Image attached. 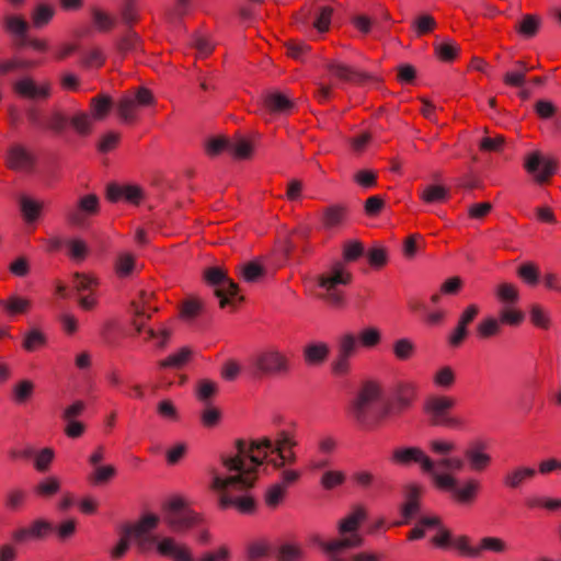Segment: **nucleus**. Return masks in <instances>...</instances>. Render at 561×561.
Here are the masks:
<instances>
[{
	"label": "nucleus",
	"instance_id": "1",
	"mask_svg": "<svg viewBox=\"0 0 561 561\" xmlns=\"http://www.w3.org/2000/svg\"><path fill=\"white\" fill-rule=\"evenodd\" d=\"M267 438L245 442L238 439L236 442V454L222 456V466L229 474L222 477L213 472L210 488L219 493V505L226 510L230 506H237L242 513H252L255 502L250 496L232 497L231 491H247L254 486L256 481V471L264 462L266 448L271 447Z\"/></svg>",
	"mask_w": 561,
	"mask_h": 561
},
{
	"label": "nucleus",
	"instance_id": "2",
	"mask_svg": "<svg viewBox=\"0 0 561 561\" xmlns=\"http://www.w3.org/2000/svg\"><path fill=\"white\" fill-rule=\"evenodd\" d=\"M160 519L157 515L147 514L142 516L135 525L126 527L125 531L136 542L142 553L157 549L162 557L172 558L173 561H194L191 549L175 541L172 537H162L152 535L151 531L158 526Z\"/></svg>",
	"mask_w": 561,
	"mask_h": 561
},
{
	"label": "nucleus",
	"instance_id": "3",
	"mask_svg": "<svg viewBox=\"0 0 561 561\" xmlns=\"http://www.w3.org/2000/svg\"><path fill=\"white\" fill-rule=\"evenodd\" d=\"M367 513L363 506H356L350 514L339 522L337 530L340 537L331 540L317 538L314 541L327 554L328 561H347L350 554L346 550L359 548L364 538L359 534V526L366 519Z\"/></svg>",
	"mask_w": 561,
	"mask_h": 561
},
{
	"label": "nucleus",
	"instance_id": "4",
	"mask_svg": "<svg viewBox=\"0 0 561 561\" xmlns=\"http://www.w3.org/2000/svg\"><path fill=\"white\" fill-rule=\"evenodd\" d=\"M350 416L364 428H370L387 414L381 407V388L375 381H365L348 405Z\"/></svg>",
	"mask_w": 561,
	"mask_h": 561
},
{
	"label": "nucleus",
	"instance_id": "5",
	"mask_svg": "<svg viewBox=\"0 0 561 561\" xmlns=\"http://www.w3.org/2000/svg\"><path fill=\"white\" fill-rule=\"evenodd\" d=\"M390 461L399 467L419 465L421 471L427 474L436 488H451L454 480L449 476L439 474L433 460L421 447L398 446L393 448Z\"/></svg>",
	"mask_w": 561,
	"mask_h": 561
},
{
	"label": "nucleus",
	"instance_id": "6",
	"mask_svg": "<svg viewBox=\"0 0 561 561\" xmlns=\"http://www.w3.org/2000/svg\"><path fill=\"white\" fill-rule=\"evenodd\" d=\"M465 466V459L460 457H442L435 461L436 471L439 474L449 476L454 480L451 488L437 489L448 492L451 499L459 504H469L473 502L480 488L479 482L473 479L467 480L461 486L459 485L454 473L462 471Z\"/></svg>",
	"mask_w": 561,
	"mask_h": 561
},
{
	"label": "nucleus",
	"instance_id": "7",
	"mask_svg": "<svg viewBox=\"0 0 561 561\" xmlns=\"http://www.w3.org/2000/svg\"><path fill=\"white\" fill-rule=\"evenodd\" d=\"M352 279L353 275L345 264L343 262H335L327 272L318 276V286L322 289L318 297L332 307H343L345 299L340 286H347Z\"/></svg>",
	"mask_w": 561,
	"mask_h": 561
},
{
	"label": "nucleus",
	"instance_id": "8",
	"mask_svg": "<svg viewBox=\"0 0 561 561\" xmlns=\"http://www.w3.org/2000/svg\"><path fill=\"white\" fill-rule=\"evenodd\" d=\"M289 362L284 353L274 347L265 348L249 360V371L253 377L285 375Z\"/></svg>",
	"mask_w": 561,
	"mask_h": 561
},
{
	"label": "nucleus",
	"instance_id": "9",
	"mask_svg": "<svg viewBox=\"0 0 561 561\" xmlns=\"http://www.w3.org/2000/svg\"><path fill=\"white\" fill-rule=\"evenodd\" d=\"M454 407L455 400L453 398L433 396L425 401L424 412L427 414L432 425L459 428L463 424L462 421L448 414L449 410Z\"/></svg>",
	"mask_w": 561,
	"mask_h": 561
},
{
	"label": "nucleus",
	"instance_id": "10",
	"mask_svg": "<svg viewBox=\"0 0 561 561\" xmlns=\"http://www.w3.org/2000/svg\"><path fill=\"white\" fill-rule=\"evenodd\" d=\"M204 278L214 288V294L219 299L221 308L230 305L234 298L243 300V297L238 296V285L227 276L222 268L217 266L206 268Z\"/></svg>",
	"mask_w": 561,
	"mask_h": 561
},
{
	"label": "nucleus",
	"instance_id": "11",
	"mask_svg": "<svg viewBox=\"0 0 561 561\" xmlns=\"http://www.w3.org/2000/svg\"><path fill=\"white\" fill-rule=\"evenodd\" d=\"M165 523L174 530L188 529L199 522V516L190 511L183 499L174 497L165 505Z\"/></svg>",
	"mask_w": 561,
	"mask_h": 561
},
{
	"label": "nucleus",
	"instance_id": "12",
	"mask_svg": "<svg viewBox=\"0 0 561 561\" xmlns=\"http://www.w3.org/2000/svg\"><path fill=\"white\" fill-rule=\"evenodd\" d=\"M100 211V199L95 194L81 196L76 204L65 209L67 222L73 227H84L89 218Z\"/></svg>",
	"mask_w": 561,
	"mask_h": 561
},
{
	"label": "nucleus",
	"instance_id": "13",
	"mask_svg": "<svg viewBox=\"0 0 561 561\" xmlns=\"http://www.w3.org/2000/svg\"><path fill=\"white\" fill-rule=\"evenodd\" d=\"M271 442V447L266 448L264 460L267 458L268 453H276L278 459L271 461L275 469H283L286 465H294L297 461L296 454L293 448L297 445L295 438L285 431L277 433L274 440L266 437Z\"/></svg>",
	"mask_w": 561,
	"mask_h": 561
},
{
	"label": "nucleus",
	"instance_id": "14",
	"mask_svg": "<svg viewBox=\"0 0 561 561\" xmlns=\"http://www.w3.org/2000/svg\"><path fill=\"white\" fill-rule=\"evenodd\" d=\"M524 168L537 183L543 184L557 172L558 162L535 151L527 156Z\"/></svg>",
	"mask_w": 561,
	"mask_h": 561
},
{
	"label": "nucleus",
	"instance_id": "15",
	"mask_svg": "<svg viewBox=\"0 0 561 561\" xmlns=\"http://www.w3.org/2000/svg\"><path fill=\"white\" fill-rule=\"evenodd\" d=\"M359 348V343L355 334L346 333L342 335L337 343V356L332 364L335 375L344 376L350 371V358L355 355Z\"/></svg>",
	"mask_w": 561,
	"mask_h": 561
},
{
	"label": "nucleus",
	"instance_id": "16",
	"mask_svg": "<svg viewBox=\"0 0 561 561\" xmlns=\"http://www.w3.org/2000/svg\"><path fill=\"white\" fill-rule=\"evenodd\" d=\"M7 167L16 172L31 173L36 165L35 156L22 145H14L7 152Z\"/></svg>",
	"mask_w": 561,
	"mask_h": 561
},
{
	"label": "nucleus",
	"instance_id": "17",
	"mask_svg": "<svg viewBox=\"0 0 561 561\" xmlns=\"http://www.w3.org/2000/svg\"><path fill=\"white\" fill-rule=\"evenodd\" d=\"M14 92L28 100H45L50 96V83L37 84L31 77H24L14 82Z\"/></svg>",
	"mask_w": 561,
	"mask_h": 561
},
{
	"label": "nucleus",
	"instance_id": "18",
	"mask_svg": "<svg viewBox=\"0 0 561 561\" xmlns=\"http://www.w3.org/2000/svg\"><path fill=\"white\" fill-rule=\"evenodd\" d=\"M53 530V525L44 519H36L30 527H22L11 534L12 541L24 543L30 539H42Z\"/></svg>",
	"mask_w": 561,
	"mask_h": 561
},
{
	"label": "nucleus",
	"instance_id": "19",
	"mask_svg": "<svg viewBox=\"0 0 561 561\" xmlns=\"http://www.w3.org/2000/svg\"><path fill=\"white\" fill-rule=\"evenodd\" d=\"M463 456L471 471H484L491 463V456L485 453V446L482 443L470 445L465 449Z\"/></svg>",
	"mask_w": 561,
	"mask_h": 561
},
{
	"label": "nucleus",
	"instance_id": "20",
	"mask_svg": "<svg viewBox=\"0 0 561 561\" xmlns=\"http://www.w3.org/2000/svg\"><path fill=\"white\" fill-rule=\"evenodd\" d=\"M327 69L339 80L344 82L364 83L373 79L369 73L357 71L337 61H328Z\"/></svg>",
	"mask_w": 561,
	"mask_h": 561
},
{
	"label": "nucleus",
	"instance_id": "21",
	"mask_svg": "<svg viewBox=\"0 0 561 561\" xmlns=\"http://www.w3.org/2000/svg\"><path fill=\"white\" fill-rule=\"evenodd\" d=\"M420 494L421 489L416 485H409L404 493V503L401 506V514L404 518L403 522L398 523V525L401 524H409L410 520L414 517H416L421 510L420 504Z\"/></svg>",
	"mask_w": 561,
	"mask_h": 561
},
{
	"label": "nucleus",
	"instance_id": "22",
	"mask_svg": "<svg viewBox=\"0 0 561 561\" xmlns=\"http://www.w3.org/2000/svg\"><path fill=\"white\" fill-rule=\"evenodd\" d=\"M2 25L4 31L12 36L19 45L25 44V38L30 28L28 23L20 15L7 14L3 18Z\"/></svg>",
	"mask_w": 561,
	"mask_h": 561
},
{
	"label": "nucleus",
	"instance_id": "23",
	"mask_svg": "<svg viewBox=\"0 0 561 561\" xmlns=\"http://www.w3.org/2000/svg\"><path fill=\"white\" fill-rule=\"evenodd\" d=\"M264 107L272 114H287L294 107V102L278 91L267 92L263 99Z\"/></svg>",
	"mask_w": 561,
	"mask_h": 561
},
{
	"label": "nucleus",
	"instance_id": "24",
	"mask_svg": "<svg viewBox=\"0 0 561 561\" xmlns=\"http://www.w3.org/2000/svg\"><path fill=\"white\" fill-rule=\"evenodd\" d=\"M536 476V470L530 467H516L504 476L503 482L510 489H518L529 479Z\"/></svg>",
	"mask_w": 561,
	"mask_h": 561
},
{
	"label": "nucleus",
	"instance_id": "25",
	"mask_svg": "<svg viewBox=\"0 0 561 561\" xmlns=\"http://www.w3.org/2000/svg\"><path fill=\"white\" fill-rule=\"evenodd\" d=\"M94 122L90 113L84 111H79L69 118V125L81 137H87L92 133Z\"/></svg>",
	"mask_w": 561,
	"mask_h": 561
},
{
	"label": "nucleus",
	"instance_id": "26",
	"mask_svg": "<svg viewBox=\"0 0 561 561\" xmlns=\"http://www.w3.org/2000/svg\"><path fill=\"white\" fill-rule=\"evenodd\" d=\"M415 391L416 387L412 382L399 381L396 383L393 388V394L400 410L407 409L411 405L415 396Z\"/></svg>",
	"mask_w": 561,
	"mask_h": 561
},
{
	"label": "nucleus",
	"instance_id": "27",
	"mask_svg": "<svg viewBox=\"0 0 561 561\" xmlns=\"http://www.w3.org/2000/svg\"><path fill=\"white\" fill-rule=\"evenodd\" d=\"M112 100L110 96L100 94L90 100L91 116L94 121H103L110 113Z\"/></svg>",
	"mask_w": 561,
	"mask_h": 561
},
{
	"label": "nucleus",
	"instance_id": "28",
	"mask_svg": "<svg viewBox=\"0 0 561 561\" xmlns=\"http://www.w3.org/2000/svg\"><path fill=\"white\" fill-rule=\"evenodd\" d=\"M55 15V9L51 5L41 3L32 13V23L34 27L42 28L47 25Z\"/></svg>",
	"mask_w": 561,
	"mask_h": 561
},
{
	"label": "nucleus",
	"instance_id": "29",
	"mask_svg": "<svg viewBox=\"0 0 561 561\" xmlns=\"http://www.w3.org/2000/svg\"><path fill=\"white\" fill-rule=\"evenodd\" d=\"M346 209L339 205H333L323 211V225L331 229L341 225L345 218Z\"/></svg>",
	"mask_w": 561,
	"mask_h": 561
},
{
	"label": "nucleus",
	"instance_id": "30",
	"mask_svg": "<svg viewBox=\"0 0 561 561\" xmlns=\"http://www.w3.org/2000/svg\"><path fill=\"white\" fill-rule=\"evenodd\" d=\"M305 552L300 546L294 543H283L279 546L276 559L277 561H301Z\"/></svg>",
	"mask_w": 561,
	"mask_h": 561
},
{
	"label": "nucleus",
	"instance_id": "31",
	"mask_svg": "<svg viewBox=\"0 0 561 561\" xmlns=\"http://www.w3.org/2000/svg\"><path fill=\"white\" fill-rule=\"evenodd\" d=\"M20 208L24 219L27 222H33L39 216L42 204L27 196H22L20 198Z\"/></svg>",
	"mask_w": 561,
	"mask_h": 561
},
{
	"label": "nucleus",
	"instance_id": "32",
	"mask_svg": "<svg viewBox=\"0 0 561 561\" xmlns=\"http://www.w3.org/2000/svg\"><path fill=\"white\" fill-rule=\"evenodd\" d=\"M0 305L7 310L8 313L13 316L26 312L31 307V301L19 296H11L8 299L1 300Z\"/></svg>",
	"mask_w": 561,
	"mask_h": 561
},
{
	"label": "nucleus",
	"instance_id": "33",
	"mask_svg": "<svg viewBox=\"0 0 561 561\" xmlns=\"http://www.w3.org/2000/svg\"><path fill=\"white\" fill-rule=\"evenodd\" d=\"M192 351L188 347L181 348L178 353L168 356L159 363L161 368H181L190 359Z\"/></svg>",
	"mask_w": 561,
	"mask_h": 561
},
{
	"label": "nucleus",
	"instance_id": "34",
	"mask_svg": "<svg viewBox=\"0 0 561 561\" xmlns=\"http://www.w3.org/2000/svg\"><path fill=\"white\" fill-rule=\"evenodd\" d=\"M329 354V347L324 343L310 344L305 348V358L309 364L322 363Z\"/></svg>",
	"mask_w": 561,
	"mask_h": 561
},
{
	"label": "nucleus",
	"instance_id": "35",
	"mask_svg": "<svg viewBox=\"0 0 561 561\" xmlns=\"http://www.w3.org/2000/svg\"><path fill=\"white\" fill-rule=\"evenodd\" d=\"M420 197L428 204L444 202L448 197V191L440 185H427L420 193Z\"/></svg>",
	"mask_w": 561,
	"mask_h": 561
},
{
	"label": "nucleus",
	"instance_id": "36",
	"mask_svg": "<svg viewBox=\"0 0 561 561\" xmlns=\"http://www.w3.org/2000/svg\"><path fill=\"white\" fill-rule=\"evenodd\" d=\"M456 381V374L450 366L440 367L433 377V382L438 388L449 389Z\"/></svg>",
	"mask_w": 561,
	"mask_h": 561
},
{
	"label": "nucleus",
	"instance_id": "37",
	"mask_svg": "<svg viewBox=\"0 0 561 561\" xmlns=\"http://www.w3.org/2000/svg\"><path fill=\"white\" fill-rule=\"evenodd\" d=\"M47 339L45 334L38 329L30 330L23 340V347L27 352H34L43 346H45Z\"/></svg>",
	"mask_w": 561,
	"mask_h": 561
},
{
	"label": "nucleus",
	"instance_id": "38",
	"mask_svg": "<svg viewBox=\"0 0 561 561\" xmlns=\"http://www.w3.org/2000/svg\"><path fill=\"white\" fill-rule=\"evenodd\" d=\"M66 245L68 247L69 256L73 261L82 262L89 253V247L82 239H70L66 242Z\"/></svg>",
	"mask_w": 561,
	"mask_h": 561
},
{
	"label": "nucleus",
	"instance_id": "39",
	"mask_svg": "<svg viewBox=\"0 0 561 561\" xmlns=\"http://www.w3.org/2000/svg\"><path fill=\"white\" fill-rule=\"evenodd\" d=\"M98 284V279L92 275L78 272L72 275V286L78 293L92 291Z\"/></svg>",
	"mask_w": 561,
	"mask_h": 561
},
{
	"label": "nucleus",
	"instance_id": "40",
	"mask_svg": "<svg viewBox=\"0 0 561 561\" xmlns=\"http://www.w3.org/2000/svg\"><path fill=\"white\" fill-rule=\"evenodd\" d=\"M116 474V469L112 465L96 466L89 477L92 484L100 485L108 482Z\"/></svg>",
	"mask_w": 561,
	"mask_h": 561
},
{
	"label": "nucleus",
	"instance_id": "41",
	"mask_svg": "<svg viewBox=\"0 0 561 561\" xmlns=\"http://www.w3.org/2000/svg\"><path fill=\"white\" fill-rule=\"evenodd\" d=\"M501 331V322L500 320L489 317L482 320L477 325L478 335L482 339H489L499 334Z\"/></svg>",
	"mask_w": 561,
	"mask_h": 561
},
{
	"label": "nucleus",
	"instance_id": "42",
	"mask_svg": "<svg viewBox=\"0 0 561 561\" xmlns=\"http://www.w3.org/2000/svg\"><path fill=\"white\" fill-rule=\"evenodd\" d=\"M240 274L243 280L255 283L265 275V268L256 262H249L240 267Z\"/></svg>",
	"mask_w": 561,
	"mask_h": 561
},
{
	"label": "nucleus",
	"instance_id": "43",
	"mask_svg": "<svg viewBox=\"0 0 561 561\" xmlns=\"http://www.w3.org/2000/svg\"><path fill=\"white\" fill-rule=\"evenodd\" d=\"M497 298L506 306L514 305L518 301L519 295L515 285L503 283L499 285L496 290Z\"/></svg>",
	"mask_w": 561,
	"mask_h": 561
},
{
	"label": "nucleus",
	"instance_id": "44",
	"mask_svg": "<svg viewBox=\"0 0 561 561\" xmlns=\"http://www.w3.org/2000/svg\"><path fill=\"white\" fill-rule=\"evenodd\" d=\"M33 391L34 383L31 380H21L13 388V399L16 403L22 404L32 397Z\"/></svg>",
	"mask_w": 561,
	"mask_h": 561
},
{
	"label": "nucleus",
	"instance_id": "45",
	"mask_svg": "<svg viewBox=\"0 0 561 561\" xmlns=\"http://www.w3.org/2000/svg\"><path fill=\"white\" fill-rule=\"evenodd\" d=\"M217 390L218 387L216 382L210 381L208 379H203L198 382L196 389V397L204 404H208L210 403V398L217 393Z\"/></svg>",
	"mask_w": 561,
	"mask_h": 561
},
{
	"label": "nucleus",
	"instance_id": "46",
	"mask_svg": "<svg viewBox=\"0 0 561 561\" xmlns=\"http://www.w3.org/2000/svg\"><path fill=\"white\" fill-rule=\"evenodd\" d=\"M60 490V482L56 477H48L42 480L35 488V492L45 497H49L58 493Z\"/></svg>",
	"mask_w": 561,
	"mask_h": 561
},
{
	"label": "nucleus",
	"instance_id": "47",
	"mask_svg": "<svg viewBox=\"0 0 561 561\" xmlns=\"http://www.w3.org/2000/svg\"><path fill=\"white\" fill-rule=\"evenodd\" d=\"M229 151L237 159H248L252 153V145L244 138H239L234 141L230 140Z\"/></svg>",
	"mask_w": 561,
	"mask_h": 561
},
{
	"label": "nucleus",
	"instance_id": "48",
	"mask_svg": "<svg viewBox=\"0 0 561 561\" xmlns=\"http://www.w3.org/2000/svg\"><path fill=\"white\" fill-rule=\"evenodd\" d=\"M539 24L540 20L537 16L527 14L517 25V31L525 37H533L536 35Z\"/></svg>",
	"mask_w": 561,
	"mask_h": 561
},
{
	"label": "nucleus",
	"instance_id": "49",
	"mask_svg": "<svg viewBox=\"0 0 561 561\" xmlns=\"http://www.w3.org/2000/svg\"><path fill=\"white\" fill-rule=\"evenodd\" d=\"M364 254V245L358 240H348L343 244V257L346 262H353Z\"/></svg>",
	"mask_w": 561,
	"mask_h": 561
},
{
	"label": "nucleus",
	"instance_id": "50",
	"mask_svg": "<svg viewBox=\"0 0 561 561\" xmlns=\"http://www.w3.org/2000/svg\"><path fill=\"white\" fill-rule=\"evenodd\" d=\"M356 337L359 345L368 348L376 346L381 340L380 332L376 328H366Z\"/></svg>",
	"mask_w": 561,
	"mask_h": 561
},
{
	"label": "nucleus",
	"instance_id": "51",
	"mask_svg": "<svg viewBox=\"0 0 561 561\" xmlns=\"http://www.w3.org/2000/svg\"><path fill=\"white\" fill-rule=\"evenodd\" d=\"M419 36L430 33L436 27L435 19L430 14H422L412 23Z\"/></svg>",
	"mask_w": 561,
	"mask_h": 561
},
{
	"label": "nucleus",
	"instance_id": "52",
	"mask_svg": "<svg viewBox=\"0 0 561 561\" xmlns=\"http://www.w3.org/2000/svg\"><path fill=\"white\" fill-rule=\"evenodd\" d=\"M434 48L437 56L444 61L454 60L458 53V46L453 42L435 44Z\"/></svg>",
	"mask_w": 561,
	"mask_h": 561
},
{
	"label": "nucleus",
	"instance_id": "53",
	"mask_svg": "<svg viewBox=\"0 0 561 561\" xmlns=\"http://www.w3.org/2000/svg\"><path fill=\"white\" fill-rule=\"evenodd\" d=\"M221 419L220 411L210 403L205 404V409L201 413V421L206 427L216 426Z\"/></svg>",
	"mask_w": 561,
	"mask_h": 561
},
{
	"label": "nucleus",
	"instance_id": "54",
	"mask_svg": "<svg viewBox=\"0 0 561 561\" xmlns=\"http://www.w3.org/2000/svg\"><path fill=\"white\" fill-rule=\"evenodd\" d=\"M393 353L397 358L407 360L414 353V344L408 339H400L393 344Z\"/></svg>",
	"mask_w": 561,
	"mask_h": 561
},
{
	"label": "nucleus",
	"instance_id": "55",
	"mask_svg": "<svg viewBox=\"0 0 561 561\" xmlns=\"http://www.w3.org/2000/svg\"><path fill=\"white\" fill-rule=\"evenodd\" d=\"M333 13V9L330 7H321L319 9L318 15L313 21L312 25L319 32H327L330 27L331 16Z\"/></svg>",
	"mask_w": 561,
	"mask_h": 561
},
{
	"label": "nucleus",
	"instance_id": "56",
	"mask_svg": "<svg viewBox=\"0 0 561 561\" xmlns=\"http://www.w3.org/2000/svg\"><path fill=\"white\" fill-rule=\"evenodd\" d=\"M285 47L287 48V54L296 60H302L304 56L307 54V51L310 48L302 41H295V39H288L285 43Z\"/></svg>",
	"mask_w": 561,
	"mask_h": 561
},
{
	"label": "nucleus",
	"instance_id": "57",
	"mask_svg": "<svg viewBox=\"0 0 561 561\" xmlns=\"http://www.w3.org/2000/svg\"><path fill=\"white\" fill-rule=\"evenodd\" d=\"M92 19L95 27L101 32L110 31L115 23L114 19L99 9L92 10Z\"/></svg>",
	"mask_w": 561,
	"mask_h": 561
},
{
	"label": "nucleus",
	"instance_id": "58",
	"mask_svg": "<svg viewBox=\"0 0 561 561\" xmlns=\"http://www.w3.org/2000/svg\"><path fill=\"white\" fill-rule=\"evenodd\" d=\"M285 486L282 483H275L268 488L265 494V502L270 507H276L283 500Z\"/></svg>",
	"mask_w": 561,
	"mask_h": 561
},
{
	"label": "nucleus",
	"instance_id": "59",
	"mask_svg": "<svg viewBox=\"0 0 561 561\" xmlns=\"http://www.w3.org/2000/svg\"><path fill=\"white\" fill-rule=\"evenodd\" d=\"M136 105V101L133 98H123L117 105L119 116L126 122L133 121L135 118Z\"/></svg>",
	"mask_w": 561,
	"mask_h": 561
},
{
	"label": "nucleus",
	"instance_id": "60",
	"mask_svg": "<svg viewBox=\"0 0 561 561\" xmlns=\"http://www.w3.org/2000/svg\"><path fill=\"white\" fill-rule=\"evenodd\" d=\"M353 179L365 190L371 188L377 184V175L370 170H359L354 174Z\"/></svg>",
	"mask_w": 561,
	"mask_h": 561
},
{
	"label": "nucleus",
	"instance_id": "61",
	"mask_svg": "<svg viewBox=\"0 0 561 561\" xmlns=\"http://www.w3.org/2000/svg\"><path fill=\"white\" fill-rule=\"evenodd\" d=\"M117 46L121 53L136 51L140 47V38L136 33L129 32L121 38Z\"/></svg>",
	"mask_w": 561,
	"mask_h": 561
},
{
	"label": "nucleus",
	"instance_id": "62",
	"mask_svg": "<svg viewBox=\"0 0 561 561\" xmlns=\"http://www.w3.org/2000/svg\"><path fill=\"white\" fill-rule=\"evenodd\" d=\"M524 320V313L522 311L512 309L506 306L500 311V322L510 325H518Z\"/></svg>",
	"mask_w": 561,
	"mask_h": 561
},
{
	"label": "nucleus",
	"instance_id": "63",
	"mask_svg": "<svg viewBox=\"0 0 561 561\" xmlns=\"http://www.w3.org/2000/svg\"><path fill=\"white\" fill-rule=\"evenodd\" d=\"M430 449L439 456L448 457V455L456 449V445L451 440L433 439L428 444Z\"/></svg>",
	"mask_w": 561,
	"mask_h": 561
},
{
	"label": "nucleus",
	"instance_id": "64",
	"mask_svg": "<svg viewBox=\"0 0 561 561\" xmlns=\"http://www.w3.org/2000/svg\"><path fill=\"white\" fill-rule=\"evenodd\" d=\"M344 481L345 474L342 471H327L321 478V484L327 490L341 485Z\"/></svg>",
	"mask_w": 561,
	"mask_h": 561
}]
</instances>
